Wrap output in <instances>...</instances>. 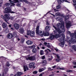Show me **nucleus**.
I'll return each mask as SVG.
<instances>
[{
    "label": "nucleus",
    "instance_id": "49",
    "mask_svg": "<svg viewBox=\"0 0 76 76\" xmlns=\"http://www.w3.org/2000/svg\"><path fill=\"white\" fill-rule=\"evenodd\" d=\"M42 59L44 60V59H45V56H42Z\"/></svg>",
    "mask_w": 76,
    "mask_h": 76
},
{
    "label": "nucleus",
    "instance_id": "42",
    "mask_svg": "<svg viewBox=\"0 0 76 76\" xmlns=\"http://www.w3.org/2000/svg\"><path fill=\"white\" fill-rule=\"evenodd\" d=\"M48 45H47V47H48V48H51V46H50V45H50V43H48Z\"/></svg>",
    "mask_w": 76,
    "mask_h": 76
},
{
    "label": "nucleus",
    "instance_id": "23",
    "mask_svg": "<svg viewBox=\"0 0 76 76\" xmlns=\"http://www.w3.org/2000/svg\"><path fill=\"white\" fill-rule=\"evenodd\" d=\"M5 18L7 20H9V17L7 14H5L4 15Z\"/></svg>",
    "mask_w": 76,
    "mask_h": 76
},
{
    "label": "nucleus",
    "instance_id": "7",
    "mask_svg": "<svg viewBox=\"0 0 76 76\" xmlns=\"http://www.w3.org/2000/svg\"><path fill=\"white\" fill-rule=\"evenodd\" d=\"M53 26V28H54L55 29H56V30H57V31L58 34H61V33L62 32V31H61V30H60V29L59 28H57L56 27H55L54 26Z\"/></svg>",
    "mask_w": 76,
    "mask_h": 76
},
{
    "label": "nucleus",
    "instance_id": "46",
    "mask_svg": "<svg viewBox=\"0 0 76 76\" xmlns=\"http://www.w3.org/2000/svg\"><path fill=\"white\" fill-rule=\"evenodd\" d=\"M21 42L23 43V42H24V39L23 38L21 39Z\"/></svg>",
    "mask_w": 76,
    "mask_h": 76
},
{
    "label": "nucleus",
    "instance_id": "44",
    "mask_svg": "<svg viewBox=\"0 0 76 76\" xmlns=\"http://www.w3.org/2000/svg\"><path fill=\"white\" fill-rule=\"evenodd\" d=\"M37 73H38V72L37 71H34L33 72V74H37Z\"/></svg>",
    "mask_w": 76,
    "mask_h": 76
},
{
    "label": "nucleus",
    "instance_id": "22",
    "mask_svg": "<svg viewBox=\"0 0 76 76\" xmlns=\"http://www.w3.org/2000/svg\"><path fill=\"white\" fill-rule=\"evenodd\" d=\"M17 76H20L23 75V73L21 72H18L17 73Z\"/></svg>",
    "mask_w": 76,
    "mask_h": 76
},
{
    "label": "nucleus",
    "instance_id": "29",
    "mask_svg": "<svg viewBox=\"0 0 76 76\" xmlns=\"http://www.w3.org/2000/svg\"><path fill=\"white\" fill-rule=\"evenodd\" d=\"M42 63L43 64V65H45L47 64V61L45 60H43L42 62Z\"/></svg>",
    "mask_w": 76,
    "mask_h": 76
},
{
    "label": "nucleus",
    "instance_id": "17",
    "mask_svg": "<svg viewBox=\"0 0 76 76\" xmlns=\"http://www.w3.org/2000/svg\"><path fill=\"white\" fill-rule=\"evenodd\" d=\"M62 38L59 39H58L59 41H64V38L65 37L64 35V34H62Z\"/></svg>",
    "mask_w": 76,
    "mask_h": 76
},
{
    "label": "nucleus",
    "instance_id": "8",
    "mask_svg": "<svg viewBox=\"0 0 76 76\" xmlns=\"http://www.w3.org/2000/svg\"><path fill=\"white\" fill-rule=\"evenodd\" d=\"M14 26L16 29H18L19 28V25L16 23L14 24Z\"/></svg>",
    "mask_w": 76,
    "mask_h": 76
},
{
    "label": "nucleus",
    "instance_id": "20",
    "mask_svg": "<svg viewBox=\"0 0 76 76\" xmlns=\"http://www.w3.org/2000/svg\"><path fill=\"white\" fill-rule=\"evenodd\" d=\"M35 63L34 62H32L30 63L29 64V68H31V67H32L34 66V64Z\"/></svg>",
    "mask_w": 76,
    "mask_h": 76
},
{
    "label": "nucleus",
    "instance_id": "60",
    "mask_svg": "<svg viewBox=\"0 0 76 76\" xmlns=\"http://www.w3.org/2000/svg\"><path fill=\"white\" fill-rule=\"evenodd\" d=\"M73 2L74 3H76V0H73Z\"/></svg>",
    "mask_w": 76,
    "mask_h": 76
},
{
    "label": "nucleus",
    "instance_id": "35",
    "mask_svg": "<svg viewBox=\"0 0 76 76\" xmlns=\"http://www.w3.org/2000/svg\"><path fill=\"white\" fill-rule=\"evenodd\" d=\"M37 51L36 48L33 49L32 50V52L33 53H37Z\"/></svg>",
    "mask_w": 76,
    "mask_h": 76
},
{
    "label": "nucleus",
    "instance_id": "18",
    "mask_svg": "<svg viewBox=\"0 0 76 76\" xmlns=\"http://www.w3.org/2000/svg\"><path fill=\"white\" fill-rule=\"evenodd\" d=\"M50 29V26H47L45 28V31L46 32H48L49 31Z\"/></svg>",
    "mask_w": 76,
    "mask_h": 76
},
{
    "label": "nucleus",
    "instance_id": "54",
    "mask_svg": "<svg viewBox=\"0 0 76 76\" xmlns=\"http://www.w3.org/2000/svg\"><path fill=\"white\" fill-rule=\"evenodd\" d=\"M56 67L57 66H56V65H55L54 66H52V67L53 69H55V68H56Z\"/></svg>",
    "mask_w": 76,
    "mask_h": 76
},
{
    "label": "nucleus",
    "instance_id": "38",
    "mask_svg": "<svg viewBox=\"0 0 76 76\" xmlns=\"http://www.w3.org/2000/svg\"><path fill=\"white\" fill-rule=\"evenodd\" d=\"M53 58V57L52 56H51V58H48V61H51V60H52V59Z\"/></svg>",
    "mask_w": 76,
    "mask_h": 76
},
{
    "label": "nucleus",
    "instance_id": "58",
    "mask_svg": "<svg viewBox=\"0 0 76 76\" xmlns=\"http://www.w3.org/2000/svg\"><path fill=\"white\" fill-rule=\"evenodd\" d=\"M73 64L74 65H76V62H73Z\"/></svg>",
    "mask_w": 76,
    "mask_h": 76
},
{
    "label": "nucleus",
    "instance_id": "43",
    "mask_svg": "<svg viewBox=\"0 0 76 76\" xmlns=\"http://www.w3.org/2000/svg\"><path fill=\"white\" fill-rule=\"evenodd\" d=\"M20 4H21V3H17V6H18V7H20Z\"/></svg>",
    "mask_w": 76,
    "mask_h": 76
},
{
    "label": "nucleus",
    "instance_id": "50",
    "mask_svg": "<svg viewBox=\"0 0 76 76\" xmlns=\"http://www.w3.org/2000/svg\"><path fill=\"white\" fill-rule=\"evenodd\" d=\"M48 70L49 71H51V70H53V69H51V68H48Z\"/></svg>",
    "mask_w": 76,
    "mask_h": 76
},
{
    "label": "nucleus",
    "instance_id": "59",
    "mask_svg": "<svg viewBox=\"0 0 76 76\" xmlns=\"http://www.w3.org/2000/svg\"><path fill=\"white\" fill-rule=\"evenodd\" d=\"M67 33H68V34H70L71 33H70V32L69 31H67Z\"/></svg>",
    "mask_w": 76,
    "mask_h": 76
},
{
    "label": "nucleus",
    "instance_id": "33",
    "mask_svg": "<svg viewBox=\"0 0 76 76\" xmlns=\"http://www.w3.org/2000/svg\"><path fill=\"white\" fill-rule=\"evenodd\" d=\"M40 55H44V51L43 50H41L40 51Z\"/></svg>",
    "mask_w": 76,
    "mask_h": 76
},
{
    "label": "nucleus",
    "instance_id": "15",
    "mask_svg": "<svg viewBox=\"0 0 76 76\" xmlns=\"http://www.w3.org/2000/svg\"><path fill=\"white\" fill-rule=\"evenodd\" d=\"M61 23H58L57 24L56 26L58 28H61L63 26V24L61 23Z\"/></svg>",
    "mask_w": 76,
    "mask_h": 76
},
{
    "label": "nucleus",
    "instance_id": "11",
    "mask_svg": "<svg viewBox=\"0 0 76 76\" xmlns=\"http://www.w3.org/2000/svg\"><path fill=\"white\" fill-rule=\"evenodd\" d=\"M23 69H24V72H26L27 70H29V68L28 67V66L26 65L23 66Z\"/></svg>",
    "mask_w": 76,
    "mask_h": 76
},
{
    "label": "nucleus",
    "instance_id": "51",
    "mask_svg": "<svg viewBox=\"0 0 76 76\" xmlns=\"http://www.w3.org/2000/svg\"><path fill=\"white\" fill-rule=\"evenodd\" d=\"M2 3H3V2L2 1H0V7L1 6V4H2Z\"/></svg>",
    "mask_w": 76,
    "mask_h": 76
},
{
    "label": "nucleus",
    "instance_id": "6",
    "mask_svg": "<svg viewBox=\"0 0 76 76\" xmlns=\"http://www.w3.org/2000/svg\"><path fill=\"white\" fill-rule=\"evenodd\" d=\"M64 1H65V2H67V3H69V2L67 1V0H58L57 1L59 5H60L61 4V2L63 3Z\"/></svg>",
    "mask_w": 76,
    "mask_h": 76
},
{
    "label": "nucleus",
    "instance_id": "2",
    "mask_svg": "<svg viewBox=\"0 0 76 76\" xmlns=\"http://www.w3.org/2000/svg\"><path fill=\"white\" fill-rule=\"evenodd\" d=\"M5 10L4 11V13H15V12L12 11V9L9 7H7L5 9Z\"/></svg>",
    "mask_w": 76,
    "mask_h": 76
},
{
    "label": "nucleus",
    "instance_id": "19",
    "mask_svg": "<svg viewBox=\"0 0 76 76\" xmlns=\"http://www.w3.org/2000/svg\"><path fill=\"white\" fill-rule=\"evenodd\" d=\"M30 35L31 37H35V32L34 31H31Z\"/></svg>",
    "mask_w": 76,
    "mask_h": 76
},
{
    "label": "nucleus",
    "instance_id": "55",
    "mask_svg": "<svg viewBox=\"0 0 76 76\" xmlns=\"http://www.w3.org/2000/svg\"><path fill=\"white\" fill-rule=\"evenodd\" d=\"M13 19H14V17H11L10 18V19H11V20H13Z\"/></svg>",
    "mask_w": 76,
    "mask_h": 76
},
{
    "label": "nucleus",
    "instance_id": "16",
    "mask_svg": "<svg viewBox=\"0 0 76 76\" xmlns=\"http://www.w3.org/2000/svg\"><path fill=\"white\" fill-rule=\"evenodd\" d=\"M5 6H6V7H10L12 5L10 3H7L4 4Z\"/></svg>",
    "mask_w": 76,
    "mask_h": 76
},
{
    "label": "nucleus",
    "instance_id": "61",
    "mask_svg": "<svg viewBox=\"0 0 76 76\" xmlns=\"http://www.w3.org/2000/svg\"><path fill=\"white\" fill-rule=\"evenodd\" d=\"M46 24L47 25H49V23H48V21H47L46 22Z\"/></svg>",
    "mask_w": 76,
    "mask_h": 76
},
{
    "label": "nucleus",
    "instance_id": "3",
    "mask_svg": "<svg viewBox=\"0 0 76 76\" xmlns=\"http://www.w3.org/2000/svg\"><path fill=\"white\" fill-rule=\"evenodd\" d=\"M75 35V38H73V37L71 38V39L69 40V45L70 47H71L72 46V45H70V44H72L73 42H76V34Z\"/></svg>",
    "mask_w": 76,
    "mask_h": 76
},
{
    "label": "nucleus",
    "instance_id": "5",
    "mask_svg": "<svg viewBox=\"0 0 76 76\" xmlns=\"http://www.w3.org/2000/svg\"><path fill=\"white\" fill-rule=\"evenodd\" d=\"M36 29V32L37 34H39V35H41V34H40L42 33V31H39V26H37Z\"/></svg>",
    "mask_w": 76,
    "mask_h": 76
},
{
    "label": "nucleus",
    "instance_id": "1",
    "mask_svg": "<svg viewBox=\"0 0 76 76\" xmlns=\"http://www.w3.org/2000/svg\"><path fill=\"white\" fill-rule=\"evenodd\" d=\"M58 20L59 22H60L61 23H62V27L61 28L62 31L63 32H65V28H64V22L63 21V19L61 18L58 17Z\"/></svg>",
    "mask_w": 76,
    "mask_h": 76
},
{
    "label": "nucleus",
    "instance_id": "9",
    "mask_svg": "<svg viewBox=\"0 0 76 76\" xmlns=\"http://www.w3.org/2000/svg\"><path fill=\"white\" fill-rule=\"evenodd\" d=\"M45 32H46L45 33H43L42 34H41L40 36H41L42 37L43 36V35H44V36H48L49 35V33L48 32V31H45Z\"/></svg>",
    "mask_w": 76,
    "mask_h": 76
},
{
    "label": "nucleus",
    "instance_id": "12",
    "mask_svg": "<svg viewBox=\"0 0 76 76\" xmlns=\"http://www.w3.org/2000/svg\"><path fill=\"white\" fill-rule=\"evenodd\" d=\"M13 37V34L12 33H10L7 35V38L9 39H11Z\"/></svg>",
    "mask_w": 76,
    "mask_h": 76
},
{
    "label": "nucleus",
    "instance_id": "21",
    "mask_svg": "<svg viewBox=\"0 0 76 76\" xmlns=\"http://www.w3.org/2000/svg\"><path fill=\"white\" fill-rule=\"evenodd\" d=\"M26 43L28 45H31V44H33V42L28 40L26 42Z\"/></svg>",
    "mask_w": 76,
    "mask_h": 76
},
{
    "label": "nucleus",
    "instance_id": "53",
    "mask_svg": "<svg viewBox=\"0 0 76 76\" xmlns=\"http://www.w3.org/2000/svg\"><path fill=\"white\" fill-rule=\"evenodd\" d=\"M68 18H69V17H68V16H66L65 17V19H66V20H67V19H68Z\"/></svg>",
    "mask_w": 76,
    "mask_h": 76
},
{
    "label": "nucleus",
    "instance_id": "10",
    "mask_svg": "<svg viewBox=\"0 0 76 76\" xmlns=\"http://www.w3.org/2000/svg\"><path fill=\"white\" fill-rule=\"evenodd\" d=\"M76 31H75L74 34L72 33L71 34L70 36L71 37V38H75V39H76Z\"/></svg>",
    "mask_w": 76,
    "mask_h": 76
},
{
    "label": "nucleus",
    "instance_id": "13",
    "mask_svg": "<svg viewBox=\"0 0 76 76\" xmlns=\"http://www.w3.org/2000/svg\"><path fill=\"white\" fill-rule=\"evenodd\" d=\"M56 57L57 58L56 59V61H57V62H60V56L58 55H57Z\"/></svg>",
    "mask_w": 76,
    "mask_h": 76
},
{
    "label": "nucleus",
    "instance_id": "48",
    "mask_svg": "<svg viewBox=\"0 0 76 76\" xmlns=\"http://www.w3.org/2000/svg\"><path fill=\"white\" fill-rule=\"evenodd\" d=\"M0 58H1V59H5V58L3 56H1L0 57Z\"/></svg>",
    "mask_w": 76,
    "mask_h": 76
},
{
    "label": "nucleus",
    "instance_id": "56",
    "mask_svg": "<svg viewBox=\"0 0 76 76\" xmlns=\"http://www.w3.org/2000/svg\"><path fill=\"white\" fill-rule=\"evenodd\" d=\"M4 20H5V21L6 22H7V23H8L9 24V23H8V22H7V20H6V19H4Z\"/></svg>",
    "mask_w": 76,
    "mask_h": 76
},
{
    "label": "nucleus",
    "instance_id": "62",
    "mask_svg": "<svg viewBox=\"0 0 76 76\" xmlns=\"http://www.w3.org/2000/svg\"><path fill=\"white\" fill-rule=\"evenodd\" d=\"M47 50H48L49 52H51V50L50 49H47Z\"/></svg>",
    "mask_w": 76,
    "mask_h": 76
},
{
    "label": "nucleus",
    "instance_id": "31",
    "mask_svg": "<svg viewBox=\"0 0 76 76\" xmlns=\"http://www.w3.org/2000/svg\"><path fill=\"white\" fill-rule=\"evenodd\" d=\"M4 31L5 33H8L9 32V31L8 28H7L6 29H4Z\"/></svg>",
    "mask_w": 76,
    "mask_h": 76
},
{
    "label": "nucleus",
    "instance_id": "45",
    "mask_svg": "<svg viewBox=\"0 0 76 76\" xmlns=\"http://www.w3.org/2000/svg\"><path fill=\"white\" fill-rule=\"evenodd\" d=\"M6 66H10V64H9V62H7V64H6Z\"/></svg>",
    "mask_w": 76,
    "mask_h": 76
},
{
    "label": "nucleus",
    "instance_id": "24",
    "mask_svg": "<svg viewBox=\"0 0 76 76\" xmlns=\"http://www.w3.org/2000/svg\"><path fill=\"white\" fill-rule=\"evenodd\" d=\"M62 41L63 42H61V43H59V45L61 47H63L64 45V42H63L64 40Z\"/></svg>",
    "mask_w": 76,
    "mask_h": 76
},
{
    "label": "nucleus",
    "instance_id": "32",
    "mask_svg": "<svg viewBox=\"0 0 76 76\" xmlns=\"http://www.w3.org/2000/svg\"><path fill=\"white\" fill-rule=\"evenodd\" d=\"M31 31L30 30H28L27 31V35H30L31 34Z\"/></svg>",
    "mask_w": 76,
    "mask_h": 76
},
{
    "label": "nucleus",
    "instance_id": "26",
    "mask_svg": "<svg viewBox=\"0 0 76 76\" xmlns=\"http://www.w3.org/2000/svg\"><path fill=\"white\" fill-rule=\"evenodd\" d=\"M55 38V36L54 35H50L49 37L50 39H53Z\"/></svg>",
    "mask_w": 76,
    "mask_h": 76
},
{
    "label": "nucleus",
    "instance_id": "52",
    "mask_svg": "<svg viewBox=\"0 0 76 76\" xmlns=\"http://www.w3.org/2000/svg\"><path fill=\"white\" fill-rule=\"evenodd\" d=\"M32 48H35L36 47V46L35 45H33L32 46Z\"/></svg>",
    "mask_w": 76,
    "mask_h": 76
},
{
    "label": "nucleus",
    "instance_id": "40",
    "mask_svg": "<svg viewBox=\"0 0 76 76\" xmlns=\"http://www.w3.org/2000/svg\"><path fill=\"white\" fill-rule=\"evenodd\" d=\"M61 6H60V5H58L57 7H56V8L57 9H60V8H61Z\"/></svg>",
    "mask_w": 76,
    "mask_h": 76
},
{
    "label": "nucleus",
    "instance_id": "63",
    "mask_svg": "<svg viewBox=\"0 0 76 76\" xmlns=\"http://www.w3.org/2000/svg\"><path fill=\"white\" fill-rule=\"evenodd\" d=\"M55 50H56V51H57H57H58V49H57V48H55Z\"/></svg>",
    "mask_w": 76,
    "mask_h": 76
},
{
    "label": "nucleus",
    "instance_id": "64",
    "mask_svg": "<svg viewBox=\"0 0 76 76\" xmlns=\"http://www.w3.org/2000/svg\"><path fill=\"white\" fill-rule=\"evenodd\" d=\"M1 18H2L3 19H4V16H3V15H1Z\"/></svg>",
    "mask_w": 76,
    "mask_h": 76
},
{
    "label": "nucleus",
    "instance_id": "28",
    "mask_svg": "<svg viewBox=\"0 0 76 76\" xmlns=\"http://www.w3.org/2000/svg\"><path fill=\"white\" fill-rule=\"evenodd\" d=\"M7 25V24L5 23H4L3 24H2V26L3 28H5L6 27V26Z\"/></svg>",
    "mask_w": 76,
    "mask_h": 76
},
{
    "label": "nucleus",
    "instance_id": "27",
    "mask_svg": "<svg viewBox=\"0 0 76 76\" xmlns=\"http://www.w3.org/2000/svg\"><path fill=\"white\" fill-rule=\"evenodd\" d=\"M20 32L21 34H23L24 32V30H23V28H20Z\"/></svg>",
    "mask_w": 76,
    "mask_h": 76
},
{
    "label": "nucleus",
    "instance_id": "4",
    "mask_svg": "<svg viewBox=\"0 0 76 76\" xmlns=\"http://www.w3.org/2000/svg\"><path fill=\"white\" fill-rule=\"evenodd\" d=\"M66 28H69L70 27H71L72 26V25L71 24V22L69 21H67L66 22Z\"/></svg>",
    "mask_w": 76,
    "mask_h": 76
},
{
    "label": "nucleus",
    "instance_id": "34",
    "mask_svg": "<svg viewBox=\"0 0 76 76\" xmlns=\"http://www.w3.org/2000/svg\"><path fill=\"white\" fill-rule=\"evenodd\" d=\"M55 36V38H58V37H59V34H57L55 35H54Z\"/></svg>",
    "mask_w": 76,
    "mask_h": 76
},
{
    "label": "nucleus",
    "instance_id": "57",
    "mask_svg": "<svg viewBox=\"0 0 76 76\" xmlns=\"http://www.w3.org/2000/svg\"><path fill=\"white\" fill-rule=\"evenodd\" d=\"M53 55H54V56H56V57H57V55H58V54H56L54 53H53Z\"/></svg>",
    "mask_w": 76,
    "mask_h": 76
},
{
    "label": "nucleus",
    "instance_id": "14",
    "mask_svg": "<svg viewBox=\"0 0 76 76\" xmlns=\"http://www.w3.org/2000/svg\"><path fill=\"white\" fill-rule=\"evenodd\" d=\"M28 58L29 60H35V58L34 56H31L28 57Z\"/></svg>",
    "mask_w": 76,
    "mask_h": 76
},
{
    "label": "nucleus",
    "instance_id": "25",
    "mask_svg": "<svg viewBox=\"0 0 76 76\" xmlns=\"http://www.w3.org/2000/svg\"><path fill=\"white\" fill-rule=\"evenodd\" d=\"M72 48L74 51H76V45H74L72 46Z\"/></svg>",
    "mask_w": 76,
    "mask_h": 76
},
{
    "label": "nucleus",
    "instance_id": "41",
    "mask_svg": "<svg viewBox=\"0 0 76 76\" xmlns=\"http://www.w3.org/2000/svg\"><path fill=\"white\" fill-rule=\"evenodd\" d=\"M66 72H67L68 73H69V72H73V71L71 70H69L66 71Z\"/></svg>",
    "mask_w": 76,
    "mask_h": 76
},
{
    "label": "nucleus",
    "instance_id": "47",
    "mask_svg": "<svg viewBox=\"0 0 76 76\" xmlns=\"http://www.w3.org/2000/svg\"><path fill=\"white\" fill-rule=\"evenodd\" d=\"M23 0V1H24L25 3H28V2L27 0Z\"/></svg>",
    "mask_w": 76,
    "mask_h": 76
},
{
    "label": "nucleus",
    "instance_id": "37",
    "mask_svg": "<svg viewBox=\"0 0 76 76\" xmlns=\"http://www.w3.org/2000/svg\"><path fill=\"white\" fill-rule=\"evenodd\" d=\"M14 1H13V3H19V0H13Z\"/></svg>",
    "mask_w": 76,
    "mask_h": 76
},
{
    "label": "nucleus",
    "instance_id": "36",
    "mask_svg": "<svg viewBox=\"0 0 76 76\" xmlns=\"http://www.w3.org/2000/svg\"><path fill=\"white\" fill-rule=\"evenodd\" d=\"M9 1H10V3L12 4V6H15V4L12 2L13 1H12V0H9Z\"/></svg>",
    "mask_w": 76,
    "mask_h": 76
},
{
    "label": "nucleus",
    "instance_id": "30",
    "mask_svg": "<svg viewBox=\"0 0 76 76\" xmlns=\"http://www.w3.org/2000/svg\"><path fill=\"white\" fill-rule=\"evenodd\" d=\"M46 69V68H42L41 69H40L39 70V72H42V71H44V70H45Z\"/></svg>",
    "mask_w": 76,
    "mask_h": 76
},
{
    "label": "nucleus",
    "instance_id": "39",
    "mask_svg": "<svg viewBox=\"0 0 76 76\" xmlns=\"http://www.w3.org/2000/svg\"><path fill=\"white\" fill-rule=\"evenodd\" d=\"M13 35H14V37H16V35H17V33L16 32H14Z\"/></svg>",
    "mask_w": 76,
    "mask_h": 76
}]
</instances>
